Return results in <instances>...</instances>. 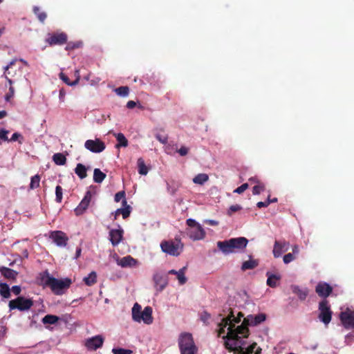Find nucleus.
<instances>
[{
	"instance_id": "obj_1",
	"label": "nucleus",
	"mask_w": 354,
	"mask_h": 354,
	"mask_svg": "<svg viewBox=\"0 0 354 354\" xmlns=\"http://www.w3.org/2000/svg\"><path fill=\"white\" fill-rule=\"evenodd\" d=\"M266 319V315L259 313L257 315H249L243 319L242 324L236 327V330L230 329V332L226 335L223 336L225 339V347L229 351L234 348H241L239 338L248 337L249 335L248 326H257L263 322Z\"/></svg>"
},
{
	"instance_id": "obj_2",
	"label": "nucleus",
	"mask_w": 354,
	"mask_h": 354,
	"mask_svg": "<svg viewBox=\"0 0 354 354\" xmlns=\"http://www.w3.org/2000/svg\"><path fill=\"white\" fill-rule=\"evenodd\" d=\"M41 281L44 286L49 287L52 292L57 295L64 294V290L69 288L72 283L71 279H58L50 276L47 271L42 275Z\"/></svg>"
},
{
	"instance_id": "obj_3",
	"label": "nucleus",
	"mask_w": 354,
	"mask_h": 354,
	"mask_svg": "<svg viewBox=\"0 0 354 354\" xmlns=\"http://www.w3.org/2000/svg\"><path fill=\"white\" fill-rule=\"evenodd\" d=\"M248 240L245 237L232 238L223 241H218L217 247L225 254L246 248Z\"/></svg>"
},
{
	"instance_id": "obj_4",
	"label": "nucleus",
	"mask_w": 354,
	"mask_h": 354,
	"mask_svg": "<svg viewBox=\"0 0 354 354\" xmlns=\"http://www.w3.org/2000/svg\"><path fill=\"white\" fill-rule=\"evenodd\" d=\"M180 354H197L198 348L189 333H181L178 339Z\"/></svg>"
},
{
	"instance_id": "obj_5",
	"label": "nucleus",
	"mask_w": 354,
	"mask_h": 354,
	"mask_svg": "<svg viewBox=\"0 0 354 354\" xmlns=\"http://www.w3.org/2000/svg\"><path fill=\"white\" fill-rule=\"evenodd\" d=\"M162 251L173 257H178L183 252L184 244L180 239L163 240L160 243Z\"/></svg>"
},
{
	"instance_id": "obj_6",
	"label": "nucleus",
	"mask_w": 354,
	"mask_h": 354,
	"mask_svg": "<svg viewBox=\"0 0 354 354\" xmlns=\"http://www.w3.org/2000/svg\"><path fill=\"white\" fill-rule=\"evenodd\" d=\"M142 307L136 303L132 308V319L136 322L142 321L146 324H151L153 322L152 308L147 306L142 311Z\"/></svg>"
},
{
	"instance_id": "obj_7",
	"label": "nucleus",
	"mask_w": 354,
	"mask_h": 354,
	"mask_svg": "<svg viewBox=\"0 0 354 354\" xmlns=\"http://www.w3.org/2000/svg\"><path fill=\"white\" fill-rule=\"evenodd\" d=\"M188 228L187 234L189 237L194 240H201L205 237V232L201 224L197 223L194 219L189 218L186 221Z\"/></svg>"
},
{
	"instance_id": "obj_8",
	"label": "nucleus",
	"mask_w": 354,
	"mask_h": 354,
	"mask_svg": "<svg viewBox=\"0 0 354 354\" xmlns=\"http://www.w3.org/2000/svg\"><path fill=\"white\" fill-rule=\"evenodd\" d=\"M33 304L32 299L19 296L15 299L10 300L8 304V307L10 310L17 309L20 311H25L30 309Z\"/></svg>"
},
{
	"instance_id": "obj_9",
	"label": "nucleus",
	"mask_w": 354,
	"mask_h": 354,
	"mask_svg": "<svg viewBox=\"0 0 354 354\" xmlns=\"http://www.w3.org/2000/svg\"><path fill=\"white\" fill-rule=\"evenodd\" d=\"M318 310L319 311L318 318L326 326L330 322L332 319L333 311L330 309L328 301L326 299L322 300L319 304Z\"/></svg>"
},
{
	"instance_id": "obj_10",
	"label": "nucleus",
	"mask_w": 354,
	"mask_h": 354,
	"mask_svg": "<svg viewBox=\"0 0 354 354\" xmlns=\"http://www.w3.org/2000/svg\"><path fill=\"white\" fill-rule=\"evenodd\" d=\"M340 321L346 329L354 328V311L347 309L339 315Z\"/></svg>"
},
{
	"instance_id": "obj_11",
	"label": "nucleus",
	"mask_w": 354,
	"mask_h": 354,
	"mask_svg": "<svg viewBox=\"0 0 354 354\" xmlns=\"http://www.w3.org/2000/svg\"><path fill=\"white\" fill-rule=\"evenodd\" d=\"M86 149L93 153H100L105 149V144L99 138L95 140H87L84 143Z\"/></svg>"
},
{
	"instance_id": "obj_12",
	"label": "nucleus",
	"mask_w": 354,
	"mask_h": 354,
	"mask_svg": "<svg viewBox=\"0 0 354 354\" xmlns=\"http://www.w3.org/2000/svg\"><path fill=\"white\" fill-rule=\"evenodd\" d=\"M230 310V313L228 314V315L226 317H224L222 319V321L221 323L218 324V336H221V335L224 334L225 330V328L228 326L227 328V333L230 332V329L232 328V330H236V328H234V326L231 324V319H232V317L234 316V313H233V310L230 308L229 309Z\"/></svg>"
},
{
	"instance_id": "obj_13",
	"label": "nucleus",
	"mask_w": 354,
	"mask_h": 354,
	"mask_svg": "<svg viewBox=\"0 0 354 354\" xmlns=\"http://www.w3.org/2000/svg\"><path fill=\"white\" fill-rule=\"evenodd\" d=\"M46 41L50 46L63 45L67 41V35L64 32L49 34Z\"/></svg>"
},
{
	"instance_id": "obj_14",
	"label": "nucleus",
	"mask_w": 354,
	"mask_h": 354,
	"mask_svg": "<svg viewBox=\"0 0 354 354\" xmlns=\"http://www.w3.org/2000/svg\"><path fill=\"white\" fill-rule=\"evenodd\" d=\"M50 238L59 247H65L67 245L68 237L62 231H53L50 233Z\"/></svg>"
},
{
	"instance_id": "obj_15",
	"label": "nucleus",
	"mask_w": 354,
	"mask_h": 354,
	"mask_svg": "<svg viewBox=\"0 0 354 354\" xmlns=\"http://www.w3.org/2000/svg\"><path fill=\"white\" fill-rule=\"evenodd\" d=\"M104 340L102 335H97L87 339L85 342V346L88 350L95 351L102 346Z\"/></svg>"
},
{
	"instance_id": "obj_16",
	"label": "nucleus",
	"mask_w": 354,
	"mask_h": 354,
	"mask_svg": "<svg viewBox=\"0 0 354 354\" xmlns=\"http://www.w3.org/2000/svg\"><path fill=\"white\" fill-rule=\"evenodd\" d=\"M91 193L90 191H87L78 206L75 209V213L77 216L82 215L88 208L90 202L91 201Z\"/></svg>"
},
{
	"instance_id": "obj_17",
	"label": "nucleus",
	"mask_w": 354,
	"mask_h": 354,
	"mask_svg": "<svg viewBox=\"0 0 354 354\" xmlns=\"http://www.w3.org/2000/svg\"><path fill=\"white\" fill-rule=\"evenodd\" d=\"M315 292L320 297L326 299L333 292V288L326 282H319L315 287Z\"/></svg>"
},
{
	"instance_id": "obj_18",
	"label": "nucleus",
	"mask_w": 354,
	"mask_h": 354,
	"mask_svg": "<svg viewBox=\"0 0 354 354\" xmlns=\"http://www.w3.org/2000/svg\"><path fill=\"white\" fill-rule=\"evenodd\" d=\"M153 279L158 292H162L168 284L167 277L160 273L154 274Z\"/></svg>"
},
{
	"instance_id": "obj_19",
	"label": "nucleus",
	"mask_w": 354,
	"mask_h": 354,
	"mask_svg": "<svg viewBox=\"0 0 354 354\" xmlns=\"http://www.w3.org/2000/svg\"><path fill=\"white\" fill-rule=\"evenodd\" d=\"M289 243L286 241H275L272 250L274 258H279L283 252L288 250Z\"/></svg>"
},
{
	"instance_id": "obj_20",
	"label": "nucleus",
	"mask_w": 354,
	"mask_h": 354,
	"mask_svg": "<svg viewBox=\"0 0 354 354\" xmlns=\"http://www.w3.org/2000/svg\"><path fill=\"white\" fill-rule=\"evenodd\" d=\"M116 263L122 268H131L136 266L138 264L137 260L130 255L124 257L122 258H119L117 257Z\"/></svg>"
},
{
	"instance_id": "obj_21",
	"label": "nucleus",
	"mask_w": 354,
	"mask_h": 354,
	"mask_svg": "<svg viewBox=\"0 0 354 354\" xmlns=\"http://www.w3.org/2000/svg\"><path fill=\"white\" fill-rule=\"evenodd\" d=\"M124 231L119 228L116 230H111L109 232V240L113 246H117L122 240Z\"/></svg>"
},
{
	"instance_id": "obj_22",
	"label": "nucleus",
	"mask_w": 354,
	"mask_h": 354,
	"mask_svg": "<svg viewBox=\"0 0 354 354\" xmlns=\"http://www.w3.org/2000/svg\"><path fill=\"white\" fill-rule=\"evenodd\" d=\"M17 59H12L10 63L3 68L4 73L2 75L4 77L10 85H12L13 82L9 77H14L16 75V71L12 70V66L16 64Z\"/></svg>"
},
{
	"instance_id": "obj_23",
	"label": "nucleus",
	"mask_w": 354,
	"mask_h": 354,
	"mask_svg": "<svg viewBox=\"0 0 354 354\" xmlns=\"http://www.w3.org/2000/svg\"><path fill=\"white\" fill-rule=\"evenodd\" d=\"M122 205L123 207L119 208L115 212L114 219H117V216H119L120 214L122 215V218L124 219H126L131 214V207L130 205L127 204V201L126 199L122 200Z\"/></svg>"
},
{
	"instance_id": "obj_24",
	"label": "nucleus",
	"mask_w": 354,
	"mask_h": 354,
	"mask_svg": "<svg viewBox=\"0 0 354 354\" xmlns=\"http://www.w3.org/2000/svg\"><path fill=\"white\" fill-rule=\"evenodd\" d=\"M239 341H241L240 345L241 348H237L233 349V351H243L245 349V347L243 346V342L241 340V338H239ZM261 348L259 346H257V343H252L250 346H248L247 348H245V354H259L261 353ZM232 351V350L231 351Z\"/></svg>"
},
{
	"instance_id": "obj_25",
	"label": "nucleus",
	"mask_w": 354,
	"mask_h": 354,
	"mask_svg": "<svg viewBox=\"0 0 354 354\" xmlns=\"http://www.w3.org/2000/svg\"><path fill=\"white\" fill-rule=\"evenodd\" d=\"M0 272L5 278L10 280H15L18 275L17 271L6 267H2L0 269Z\"/></svg>"
},
{
	"instance_id": "obj_26",
	"label": "nucleus",
	"mask_w": 354,
	"mask_h": 354,
	"mask_svg": "<svg viewBox=\"0 0 354 354\" xmlns=\"http://www.w3.org/2000/svg\"><path fill=\"white\" fill-rule=\"evenodd\" d=\"M266 276L268 277L266 283L271 288H275L277 286V282L281 279L280 275L272 274L270 272H267Z\"/></svg>"
},
{
	"instance_id": "obj_27",
	"label": "nucleus",
	"mask_w": 354,
	"mask_h": 354,
	"mask_svg": "<svg viewBox=\"0 0 354 354\" xmlns=\"http://www.w3.org/2000/svg\"><path fill=\"white\" fill-rule=\"evenodd\" d=\"M292 292L296 294L301 301L305 300L308 294V290L307 288L301 289L297 286H292Z\"/></svg>"
},
{
	"instance_id": "obj_28",
	"label": "nucleus",
	"mask_w": 354,
	"mask_h": 354,
	"mask_svg": "<svg viewBox=\"0 0 354 354\" xmlns=\"http://www.w3.org/2000/svg\"><path fill=\"white\" fill-rule=\"evenodd\" d=\"M87 169L88 168L85 165L82 163H78L77 164L74 171L80 179H84L87 176Z\"/></svg>"
},
{
	"instance_id": "obj_29",
	"label": "nucleus",
	"mask_w": 354,
	"mask_h": 354,
	"mask_svg": "<svg viewBox=\"0 0 354 354\" xmlns=\"http://www.w3.org/2000/svg\"><path fill=\"white\" fill-rule=\"evenodd\" d=\"M83 281L88 286H91L97 282V273L95 271H92L89 273L87 277L83 279Z\"/></svg>"
},
{
	"instance_id": "obj_30",
	"label": "nucleus",
	"mask_w": 354,
	"mask_h": 354,
	"mask_svg": "<svg viewBox=\"0 0 354 354\" xmlns=\"http://www.w3.org/2000/svg\"><path fill=\"white\" fill-rule=\"evenodd\" d=\"M259 265V263L257 260L250 259L248 261H245L242 263L241 270L243 271H245L247 270H252L255 268Z\"/></svg>"
},
{
	"instance_id": "obj_31",
	"label": "nucleus",
	"mask_w": 354,
	"mask_h": 354,
	"mask_svg": "<svg viewBox=\"0 0 354 354\" xmlns=\"http://www.w3.org/2000/svg\"><path fill=\"white\" fill-rule=\"evenodd\" d=\"M106 174L100 169H95L93 171V180L96 183H101L106 178Z\"/></svg>"
},
{
	"instance_id": "obj_32",
	"label": "nucleus",
	"mask_w": 354,
	"mask_h": 354,
	"mask_svg": "<svg viewBox=\"0 0 354 354\" xmlns=\"http://www.w3.org/2000/svg\"><path fill=\"white\" fill-rule=\"evenodd\" d=\"M32 11L41 23H44L47 17V15L45 12L41 11L39 7L34 6Z\"/></svg>"
},
{
	"instance_id": "obj_33",
	"label": "nucleus",
	"mask_w": 354,
	"mask_h": 354,
	"mask_svg": "<svg viewBox=\"0 0 354 354\" xmlns=\"http://www.w3.org/2000/svg\"><path fill=\"white\" fill-rule=\"evenodd\" d=\"M0 295L2 297L6 299L10 297V289L7 283H0Z\"/></svg>"
},
{
	"instance_id": "obj_34",
	"label": "nucleus",
	"mask_w": 354,
	"mask_h": 354,
	"mask_svg": "<svg viewBox=\"0 0 354 354\" xmlns=\"http://www.w3.org/2000/svg\"><path fill=\"white\" fill-rule=\"evenodd\" d=\"M115 138L117 139V141L118 142L116 145V147L117 148H119V147H126L128 146V140L125 138V136H124L123 133H118L115 134Z\"/></svg>"
},
{
	"instance_id": "obj_35",
	"label": "nucleus",
	"mask_w": 354,
	"mask_h": 354,
	"mask_svg": "<svg viewBox=\"0 0 354 354\" xmlns=\"http://www.w3.org/2000/svg\"><path fill=\"white\" fill-rule=\"evenodd\" d=\"M137 164H138V173L140 175H147L149 169H148L147 167L146 166L143 158H139L138 159Z\"/></svg>"
},
{
	"instance_id": "obj_36",
	"label": "nucleus",
	"mask_w": 354,
	"mask_h": 354,
	"mask_svg": "<svg viewBox=\"0 0 354 354\" xmlns=\"http://www.w3.org/2000/svg\"><path fill=\"white\" fill-rule=\"evenodd\" d=\"M53 160L57 165H64L66 162V158L61 153H55L53 156Z\"/></svg>"
},
{
	"instance_id": "obj_37",
	"label": "nucleus",
	"mask_w": 354,
	"mask_h": 354,
	"mask_svg": "<svg viewBox=\"0 0 354 354\" xmlns=\"http://www.w3.org/2000/svg\"><path fill=\"white\" fill-rule=\"evenodd\" d=\"M209 180V176L206 174H198L194 178L193 182L195 184L203 185Z\"/></svg>"
},
{
	"instance_id": "obj_38",
	"label": "nucleus",
	"mask_w": 354,
	"mask_h": 354,
	"mask_svg": "<svg viewBox=\"0 0 354 354\" xmlns=\"http://www.w3.org/2000/svg\"><path fill=\"white\" fill-rule=\"evenodd\" d=\"M187 270V267L184 266L181 269L178 271L176 274L178 282L180 285H183L187 282V278L185 276V270Z\"/></svg>"
},
{
	"instance_id": "obj_39",
	"label": "nucleus",
	"mask_w": 354,
	"mask_h": 354,
	"mask_svg": "<svg viewBox=\"0 0 354 354\" xmlns=\"http://www.w3.org/2000/svg\"><path fill=\"white\" fill-rule=\"evenodd\" d=\"M40 176L38 174L35 175L31 178L29 188L30 189H35L39 187L40 183Z\"/></svg>"
},
{
	"instance_id": "obj_40",
	"label": "nucleus",
	"mask_w": 354,
	"mask_h": 354,
	"mask_svg": "<svg viewBox=\"0 0 354 354\" xmlns=\"http://www.w3.org/2000/svg\"><path fill=\"white\" fill-rule=\"evenodd\" d=\"M59 318L56 315H46L43 319L42 322L46 324H54L58 321Z\"/></svg>"
},
{
	"instance_id": "obj_41",
	"label": "nucleus",
	"mask_w": 354,
	"mask_h": 354,
	"mask_svg": "<svg viewBox=\"0 0 354 354\" xmlns=\"http://www.w3.org/2000/svg\"><path fill=\"white\" fill-rule=\"evenodd\" d=\"M59 77L65 84L69 86L76 85L79 82V78H75L73 82H71L68 76L63 73H60Z\"/></svg>"
},
{
	"instance_id": "obj_42",
	"label": "nucleus",
	"mask_w": 354,
	"mask_h": 354,
	"mask_svg": "<svg viewBox=\"0 0 354 354\" xmlns=\"http://www.w3.org/2000/svg\"><path fill=\"white\" fill-rule=\"evenodd\" d=\"M265 185L261 182L257 185H255L252 188V194L254 195L260 194L262 192L265 190Z\"/></svg>"
},
{
	"instance_id": "obj_43",
	"label": "nucleus",
	"mask_w": 354,
	"mask_h": 354,
	"mask_svg": "<svg viewBox=\"0 0 354 354\" xmlns=\"http://www.w3.org/2000/svg\"><path fill=\"white\" fill-rule=\"evenodd\" d=\"M117 95L122 97H126L128 95L129 92V88L128 86H120L115 90Z\"/></svg>"
},
{
	"instance_id": "obj_44",
	"label": "nucleus",
	"mask_w": 354,
	"mask_h": 354,
	"mask_svg": "<svg viewBox=\"0 0 354 354\" xmlns=\"http://www.w3.org/2000/svg\"><path fill=\"white\" fill-rule=\"evenodd\" d=\"M113 354H131L133 351L129 349H125L122 348H114L112 349Z\"/></svg>"
},
{
	"instance_id": "obj_45",
	"label": "nucleus",
	"mask_w": 354,
	"mask_h": 354,
	"mask_svg": "<svg viewBox=\"0 0 354 354\" xmlns=\"http://www.w3.org/2000/svg\"><path fill=\"white\" fill-rule=\"evenodd\" d=\"M24 138L21 133H14L11 137L10 139H8V142H15V141H19L20 144L23 142Z\"/></svg>"
},
{
	"instance_id": "obj_46",
	"label": "nucleus",
	"mask_w": 354,
	"mask_h": 354,
	"mask_svg": "<svg viewBox=\"0 0 354 354\" xmlns=\"http://www.w3.org/2000/svg\"><path fill=\"white\" fill-rule=\"evenodd\" d=\"M56 201L61 203L62 200V188L60 185H57L55 188Z\"/></svg>"
},
{
	"instance_id": "obj_47",
	"label": "nucleus",
	"mask_w": 354,
	"mask_h": 354,
	"mask_svg": "<svg viewBox=\"0 0 354 354\" xmlns=\"http://www.w3.org/2000/svg\"><path fill=\"white\" fill-rule=\"evenodd\" d=\"M296 259V256H295L292 253H288L283 256V261L285 264H288Z\"/></svg>"
},
{
	"instance_id": "obj_48",
	"label": "nucleus",
	"mask_w": 354,
	"mask_h": 354,
	"mask_svg": "<svg viewBox=\"0 0 354 354\" xmlns=\"http://www.w3.org/2000/svg\"><path fill=\"white\" fill-rule=\"evenodd\" d=\"M244 315L243 314V313L241 312H239L237 315V317H235L234 315L232 317V319L230 320L231 321V324L235 326V324H238L241 322V319L242 317H243Z\"/></svg>"
},
{
	"instance_id": "obj_49",
	"label": "nucleus",
	"mask_w": 354,
	"mask_h": 354,
	"mask_svg": "<svg viewBox=\"0 0 354 354\" xmlns=\"http://www.w3.org/2000/svg\"><path fill=\"white\" fill-rule=\"evenodd\" d=\"M249 187L248 183H243L241 186L238 187L234 189V192L236 194H242Z\"/></svg>"
},
{
	"instance_id": "obj_50",
	"label": "nucleus",
	"mask_w": 354,
	"mask_h": 354,
	"mask_svg": "<svg viewBox=\"0 0 354 354\" xmlns=\"http://www.w3.org/2000/svg\"><path fill=\"white\" fill-rule=\"evenodd\" d=\"M124 199H126L124 191H121V192H119L115 194V197H114V201L116 203H118L121 200L122 201Z\"/></svg>"
},
{
	"instance_id": "obj_51",
	"label": "nucleus",
	"mask_w": 354,
	"mask_h": 354,
	"mask_svg": "<svg viewBox=\"0 0 354 354\" xmlns=\"http://www.w3.org/2000/svg\"><path fill=\"white\" fill-rule=\"evenodd\" d=\"M9 131L5 129H0V140L3 141H8V134Z\"/></svg>"
},
{
	"instance_id": "obj_52",
	"label": "nucleus",
	"mask_w": 354,
	"mask_h": 354,
	"mask_svg": "<svg viewBox=\"0 0 354 354\" xmlns=\"http://www.w3.org/2000/svg\"><path fill=\"white\" fill-rule=\"evenodd\" d=\"M156 138L160 142H161L162 144H165L167 143V136H164V135H160V134H156Z\"/></svg>"
},
{
	"instance_id": "obj_53",
	"label": "nucleus",
	"mask_w": 354,
	"mask_h": 354,
	"mask_svg": "<svg viewBox=\"0 0 354 354\" xmlns=\"http://www.w3.org/2000/svg\"><path fill=\"white\" fill-rule=\"evenodd\" d=\"M241 208L242 207L239 205H231L229 209L228 214L230 215L232 213L236 212L241 209Z\"/></svg>"
},
{
	"instance_id": "obj_54",
	"label": "nucleus",
	"mask_w": 354,
	"mask_h": 354,
	"mask_svg": "<svg viewBox=\"0 0 354 354\" xmlns=\"http://www.w3.org/2000/svg\"><path fill=\"white\" fill-rule=\"evenodd\" d=\"M210 319V314L207 313L206 311H204L201 313V319L204 322L206 323L209 319Z\"/></svg>"
},
{
	"instance_id": "obj_55",
	"label": "nucleus",
	"mask_w": 354,
	"mask_h": 354,
	"mask_svg": "<svg viewBox=\"0 0 354 354\" xmlns=\"http://www.w3.org/2000/svg\"><path fill=\"white\" fill-rule=\"evenodd\" d=\"M178 153L181 156H186L188 153V148L185 147H181L178 150Z\"/></svg>"
},
{
	"instance_id": "obj_56",
	"label": "nucleus",
	"mask_w": 354,
	"mask_h": 354,
	"mask_svg": "<svg viewBox=\"0 0 354 354\" xmlns=\"http://www.w3.org/2000/svg\"><path fill=\"white\" fill-rule=\"evenodd\" d=\"M11 290L15 295H19L21 293V289L19 286H14L12 287Z\"/></svg>"
},
{
	"instance_id": "obj_57",
	"label": "nucleus",
	"mask_w": 354,
	"mask_h": 354,
	"mask_svg": "<svg viewBox=\"0 0 354 354\" xmlns=\"http://www.w3.org/2000/svg\"><path fill=\"white\" fill-rule=\"evenodd\" d=\"M15 90L14 88L10 85L9 88V93H8L6 96V100L8 101L10 97H12L14 95Z\"/></svg>"
},
{
	"instance_id": "obj_58",
	"label": "nucleus",
	"mask_w": 354,
	"mask_h": 354,
	"mask_svg": "<svg viewBox=\"0 0 354 354\" xmlns=\"http://www.w3.org/2000/svg\"><path fill=\"white\" fill-rule=\"evenodd\" d=\"M80 47L79 44L68 43L66 47V50H72Z\"/></svg>"
},
{
	"instance_id": "obj_59",
	"label": "nucleus",
	"mask_w": 354,
	"mask_h": 354,
	"mask_svg": "<svg viewBox=\"0 0 354 354\" xmlns=\"http://www.w3.org/2000/svg\"><path fill=\"white\" fill-rule=\"evenodd\" d=\"M270 205V201H260L257 203V206L259 208L261 207H268Z\"/></svg>"
},
{
	"instance_id": "obj_60",
	"label": "nucleus",
	"mask_w": 354,
	"mask_h": 354,
	"mask_svg": "<svg viewBox=\"0 0 354 354\" xmlns=\"http://www.w3.org/2000/svg\"><path fill=\"white\" fill-rule=\"evenodd\" d=\"M248 182L250 183V184H255V185H257L259 184V183H261V181L259 180V179L257 177V176H254V177H251L248 179Z\"/></svg>"
},
{
	"instance_id": "obj_61",
	"label": "nucleus",
	"mask_w": 354,
	"mask_h": 354,
	"mask_svg": "<svg viewBox=\"0 0 354 354\" xmlns=\"http://www.w3.org/2000/svg\"><path fill=\"white\" fill-rule=\"evenodd\" d=\"M65 95H66V92H65L64 89V88H61L59 90V100H60L61 102H64V101Z\"/></svg>"
},
{
	"instance_id": "obj_62",
	"label": "nucleus",
	"mask_w": 354,
	"mask_h": 354,
	"mask_svg": "<svg viewBox=\"0 0 354 354\" xmlns=\"http://www.w3.org/2000/svg\"><path fill=\"white\" fill-rule=\"evenodd\" d=\"M205 223L206 224H208V225H212V226H216V225H218V221H215V220H210V219L206 220L205 221Z\"/></svg>"
},
{
	"instance_id": "obj_63",
	"label": "nucleus",
	"mask_w": 354,
	"mask_h": 354,
	"mask_svg": "<svg viewBox=\"0 0 354 354\" xmlns=\"http://www.w3.org/2000/svg\"><path fill=\"white\" fill-rule=\"evenodd\" d=\"M136 103L133 100H130L127 103V107L128 109H133L136 106Z\"/></svg>"
},
{
	"instance_id": "obj_64",
	"label": "nucleus",
	"mask_w": 354,
	"mask_h": 354,
	"mask_svg": "<svg viewBox=\"0 0 354 354\" xmlns=\"http://www.w3.org/2000/svg\"><path fill=\"white\" fill-rule=\"evenodd\" d=\"M299 249L298 245H295L292 247V254H293L295 256H297L299 254Z\"/></svg>"
}]
</instances>
